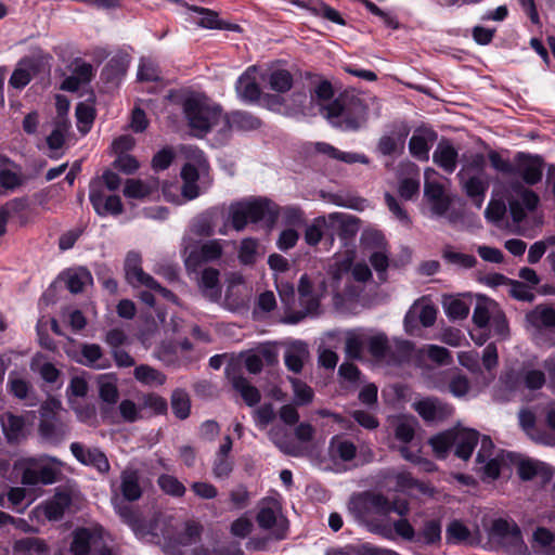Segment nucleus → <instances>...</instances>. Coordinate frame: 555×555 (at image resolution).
<instances>
[{"mask_svg": "<svg viewBox=\"0 0 555 555\" xmlns=\"http://www.w3.org/2000/svg\"><path fill=\"white\" fill-rule=\"evenodd\" d=\"M366 348L373 358L377 360L393 358L398 361L405 358L412 351V344L406 340L395 339L390 341L386 334H366Z\"/></svg>", "mask_w": 555, "mask_h": 555, "instance_id": "nucleus-12", "label": "nucleus"}, {"mask_svg": "<svg viewBox=\"0 0 555 555\" xmlns=\"http://www.w3.org/2000/svg\"><path fill=\"white\" fill-rule=\"evenodd\" d=\"M519 425L527 436L535 443L555 447V434H547L545 429L535 427V415L528 409L520 410L518 413Z\"/></svg>", "mask_w": 555, "mask_h": 555, "instance_id": "nucleus-18", "label": "nucleus"}, {"mask_svg": "<svg viewBox=\"0 0 555 555\" xmlns=\"http://www.w3.org/2000/svg\"><path fill=\"white\" fill-rule=\"evenodd\" d=\"M99 385V397L101 400L109 406L101 408V415L104 420H107L109 423H116L114 420V411L112 405H114L119 398V391L117 387L116 379L111 375H101L98 379Z\"/></svg>", "mask_w": 555, "mask_h": 555, "instance_id": "nucleus-17", "label": "nucleus"}, {"mask_svg": "<svg viewBox=\"0 0 555 555\" xmlns=\"http://www.w3.org/2000/svg\"><path fill=\"white\" fill-rule=\"evenodd\" d=\"M518 170L528 184H535L542 178V162L539 157L517 155Z\"/></svg>", "mask_w": 555, "mask_h": 555, "instance_id": "nucleus-26", "label": "nucleus"}, {"mask_svg": "<svg viewBox=\"0 0 555 555\" xmlns=\"http://www.w3.org/2000/svg\"><path fill=\"white\" fill-rule=\"evenodd\" d=\"M442 257L448 263L463 269H470L477 263V259L473 255L455 251L451 247L443 249Z\"/></svg>", "mask_w": 555, "mask_h": 555, "instance_id": "nucleus-59", "label": "nucleus"}, {"mask_svg": "<svg viewBox=\"0 0 555 555\" xmlns=\"http://www.w3.org/2000/svg\"><path fill=\"white\" fill-rule=\"evenodd\" d=\"M437 317V310L433 305L429 304H414L408 311L404 323L408 326L411 321L418 318L423 326L429 327L434 325Z\"/></svg>", "mask_w": 555, "mask_h": 555, "instance_id": "nucleus-36", "label": "nucleus"}, {"mask_svg": "<svg viewBox=\"0 0 555 555\" xmlns=\"http://www.w3.org/2000/svg\"><path fill=\"white\" fill-rule=\"evenodd\" d=\"M291 2L312 12L314 15H320L338 25H345V21L341 18L339 12L320 0H291Z\"/></svg>", "mask_w": 555, "mask_h": 555, "instance_id": "nucleus-27", "label": "nucleus"}, {"mask_svg": "<svg viewBox=\"0 0 555 555\" xmlns=\"http://www.w3.org/2000/svg\"><path fill=\"white\" fill-rule=\"evenodd\" d=\"M520 189H521V193H520L521 202H519L517 199H513V201H509V203H508V207H509V211H511L513 221L516 223L521 222L526 216L522 205H525L527 209L533 210V209H535V207L539 203V197L534 192H532L530 190H525L522 188H520Z\"/></svg>", "mask_w": 555, "mask_h": 555, "instance_id": "nucleus-30", "label": "nucleus"}, {"mask_svg": "<svg viewBox=\"0 0 555 555\" xmlns=\"http://www.w3.org/2000/svg\"><path fill=\"white\" fill-rule=\"evenodd\" d=\"M172 537V546L168 550H176L178 547H198L197 543L201 540L202 526L191 519H182L179 517V526L175 530Z\"/></svg>", "mask_w": 555, "mask_h": 555, "instance_id": "nucleus-16", "label": "nucleus"}, {"mask_svg": "<svg viewBox=\"0 0 555 555\" xmlns=\"http://www.w3.org/2000/svg\"><path fill=\"white\" fill-rule=\"evenodd\" d=\"M0 421L3 431L9 439L16 438L24 427V418L11 412L3 413Z\"/></svg>", "mask_w": 555, "mask_h": 555, "instance_id": "nucleus-60", "label": "nucleus"}, {"mask_svg": "<svg viewBox=\"0 0 555 555\" xmlns=\"http://www.w3.org/2000/svg\"><path fill=\"white\" fill-rule=\"evenodd\" d=\"M13 555H47L46 543L34 537L16 540L13 544Z\"/></svg>", "mask_w": 555, "mask_h": 555, "instance_id": "nucleus-39", "label": "nucleus"}, {"mask_svg": "<svg viewBox=\"0 0 555 555\" xmlns=\"http://www.w3.org/2000/svg\"><path fill=\"white\" fill-rule=\"evenodd\" d=\"M257 67L250 66L245 73L238 78L236 82V91L238 95L248 102H255L260 100L261 90L257 82Z\"/></svg>", "mask_w": 555, "mask_h": 555, "instance_id": "nucleus-23", "label": "nucleus"}, {"mask_svg": "<svg viewBox=\"0 0 555 555\" xmlns=\"http://www.w3.org/2000/svg\"><path fill=\"white\" fill-rule=\"evenodd\" d=\"M141 255L135 251L128 253L125 260V272L128 282L134 286H145L150 291L158 293L167 300L177 301V297L169 289L163 287L154 278L145 273L141 267Z\"/></svg>", "mask_w": 555, "mask_h": 555, "instance_id": "nucleus-11", "label": "nucleus"}, {"mask_svg": "<svg viewBox=\"0 0 555 555\" xmlns=\"http://www.w3.org/2000/svg\"><path fill=\"white\" fill-rule=\"evenodd\" d=\"M134 377L142 384L160 386L166 382V376L154 367L142 364L134 369Z\"/></svg>", "mask_w": 555, "mask_h": 555, "instance_id": "nucleus-53", "label": "nucleus"}, {"mask_svg": "<svg viewBox=\"0 0 555 555\" xmlns=\"http://www.w3.org/2000/svg\"><path fill=\"white\" fill-rule=\"evenodd\" d=\"M417 540L428 545L438 544L441 540V522L436 519L426 520Z\"/></svg>", "mask_w": 555, "mask_h": 555, "instance_id": "nucleus-55", "label": "nucleus"}, {"mask_svg": "<svg viewBox=\"0 0 555 555\" xmlns=\"http://www.w3.org/2000/svg\"><path fill=\"white\" fill-rule=\"evenodd\" d=\"M414 405L416 412L428 422L442 421L452 413L451 406L436 398H426Z\"/></svg>", "mask_w": 555, "mask_h": 555, "instance_id": "nucleus-21", "label": "nucleus"}, {"mask_svg": "<svg viewBox=\"0 0 555 555\" xmlns=\"http://www.w3.org/2000/svg\"><path fill=\"white\" fill-rule=\"evenodd\" d=\"M527 321L537 328L555 327V309L545 306H538L527 314Z\"/></svg>", "mask_w": 555, "mask_h": 555, "instance_id": "nucleus-40", "label": "nucleus"}, {"mask_svg": "<svg viewBox=\"0 0 555 555\" xmlns=\"http://www.w3.org/2000/svg\"><path fill=\"white\" fill-rule=\"evenodd\" d=\"M532 547L545 555H555V535L547 529L540 527L532 535Z\"/></svg>", "mask_w": 555, "mask_h": 555, "instance_id": "nucleus-45", "label": "nucleus"}, {"mask_svg": "<svg viewBox=\"0 0 555 555\" xmlns=\"http://www.w3.org/2000/svg\"><path fill=\"white\" fill-rule=\"evenodd\" d=\"M227 374L231 379L232 387L240 392L247 405L253 406L260 401L261 396L259 390L255 386L250 385L245 377L241 375H234L231 377L229 371H227Z\"/></svg>", "mask_w": 555, "mask_h": 555, "instance_id": "nucleus-35", "label": "nucleus"}, {"mask_svg": "<svg viewBox=\"0 0 555 555\" xmlns=\"http://www.w3.org/2000/svg\"><path fill=\"white\" fill-rule=\"evenodd\" d=\"M270 88L280 93L287 92L293 87V76L286 69H275L268 77Z\"/></svg>", "mask_w": 555, "mask_h": 555, "instance_id": "nucleus-56", "label": "nucleus"}, {"mask_svg": "<svg viewBox=\"0 0 555 555\" xmlns=\"http://www.w3.org/2000/svg\"><path fill=\"white\" fill-rule=\"evenodd\" d=\"M39 431L43 438L57 442L68 434L69 428L65 423L57 420H41Z\"/></svg>", "mask_w": 555, "mask_h": 555, "instance_id": "nucleus-41", "label": "nucleus"}, {"mask_svg": "<svg viewBox=\"0 0 555 555\" xmlns=\"http://www.w3.org/2000/svg\"><path fill=\"white\" fill-rule=\"evenodd\" d=\"M193 555H243V550L236 542H231L228 545L202 543L194 548Z\"/></svg>", "mask_w": 555, "mask_h": 555, "instance_id": "nucleus-47", "label": "nucleus"}, {"mask_svg": "<svg viewBox=\"0 0 555 555\" xmlns=\"http://www.w3.org/2000/svg\"><path fill=\"white\" fill-rule=\"evenodd\" d=\"M70 451L79 463L92 466L101 474H107L111 469L106 455L99 448L86 447L80 442H73L70 444Z\"/></svg>", "mask_w": 555, "mask_h": 555, "instance_id": "nucleus-15", "label": "nucleus"}, {"mask_svg": "<svg viewBox=\"0 0 555 555\" xmlns=\"http://www.w3.org/2000/svg\"><path fill=\"white\" fill-rule=\"evenodd\" d=\"M140 404L142 406V413L145 415V417H151L167 412L166 400L156 393H147L142 396L140 399Z\"/></svg>", "mask_w": 555, "mask_h": 555, "instance_id": "nucleus-50", "label": "nucleus"}, {"mask_svg": "<svg viewBox=\"0 0 555 555\" xmlns=\"http://www.w3.org/2000/svg\"><path fill=\"white\" fill-rule=\"evenodd\" d=\"M91 283L92 275L88 270L83 268L67 272L66 284L68 289L74 294L80 293L86 285Z\"/></svg>", "mask_w": 555, "mask_h": 555, "instance_id": "nucleus-54", "label": "nucleus"}, {"mask_svg": "<svg viewBox=\"0 0 555 555\" xmlns=\"http://www.w3.org/2000/svg\"><path fill=\"white\" fill-rule=\"evenodd\" d=\"M371 109L379 114L380 105L375 96L344 92L323 107V117L343 131H357L367 121Z\"/></svg>", "mask_w": 555, "mask_h": 555, "instance_id": "nucleus-2", "label": "nucleus"}, {"mask_svg": "<svg viewBox=\"0 0 555 555\" xmlns=\"http://www.w3.org/2000/svg\"><path fill=\"white\" fill-rule=\"evenodd\" d=\"M219 275V270L208 267L202 271L198 279L197 285L202 295L210 301H217L221 296Z\"/></svg>", "mask_w": 555, "mask_h": 555, "instance_id": "nucleus-24", "label": "nucleus"}, {"mask_svg": "<svg viewBox=\"0 0 555 555\" xmlns=\"http://www.w3.org/2000/svg\"><path fill=\"white\" fill-rule=\"evenodd\" d=\"M116 514L127 524L134 534L146 542L172 546V537L179 526V517L170 513H156L151 519H145L139 511L122 503L118 495L113 498Z\"/></svg>", "mask_w": 555, "mask_h": 555, "instance_id": "nucleus-1", "label": "nucleus"}, {"mask_svg": "<svg viewBox=\"0 0 555 555\" xmlns=\"http://www.w3.org/2000/svg\"><path fill=\"white\" fill-rule=\"evenodd\" d=\"M356 446L351 441L340 437H334L330 443V454L333 459L348 462L356 456Z\"/></svg>", "mask_w": 555, "mask_h": 555, "instance_id": "nucleus-49", "label": "nucleus"}, {"mask_svg": "<svg viewBox=\"0 0 555 555\" xmlns=\"http://www.w3.org/2000/svg\"><path fill=\"white\" fill-rule=\"evenodd\" d=\"M353 258L350 255L335 257L327 266V276L332 293L337 298H358L363 287L356 285L347 275L351 269Z\"/></svg>", "mask_w": 555, "mask_h": 555, "instance_id": "nucleus-5", "label": "nucleus"}, {"mask_svg": "<svg viewBox=\"0 0 555 555\" xmlns=\"http://www.w3.org/2000/svg\"><path fill=\"white\" fill-rule=\"evenodd\" d=\"M223 255V245L220 240H210L198 243L191 236L183 238L182 256L188 271L195 272L202 264L214 262Z\"/></svg>", "mask_w": 555, "mask_h": 555, "instance_id": "nucleus-7", "label": "nucleus"}, {"mask_svg": "<svg viewBox=\"0 0 555 555\" xmlns=\"http://www.w3.org/2000/svg\"><path fill=\"white\" fill-rule=\"evenodd\" d=\"M366 347V334L359 331H350L345 338V352L350 359H361Z\"/></svg>", "mask_w": 555, "mask_h": 555, "instance_id": "nucleus-42", "label": "nucleus"}, {"mask_svg": "<svg viewBox=\"0 0 555 555\" xmlns=\"http://www.w3.org/2000/svg\"><path fill=\"white\" fill-rule=\"evenodd\" d=\"M171 409L178 418L185 420L191 409L189 395L181 389L175 390L171 396Z\"/></svg>", "mask_w": 555, "mask_h": 555, "instance_id": "nucleus-58", "label": "nucleus"}, {"mask_svg": "<svg viewBox=\"0 0 555 555\" xmlns=\"http://www.w3.org/2000/svg\"><path fill=\"white\" fill-rule=\"evenodd\" d=\"M408 131L391 132L383 135L377 144L378 151L383 155H392L403 150Z\"/></svg>", "mask_w": 555, "mask_h": 555, "instance_id": "nucleus-44", "label": "nucleus"}, {"mask_svg": "<svg viewBox=\"0 0 555 555\" xmlns=\"http://www.w3.org/2000/svg\"><path fill=\"white\" fill-rule=\"evenodd\" d=\"M281 515V507L276 500L266 499L259 504V512L257 514V522L263 529H271L278 522Z\"/></svg>", "mask_w": 555, "mask_h": 555, "instance_id": "nucleus-31", "label": "nucleus"}, {"mask_svg": "<svg viewBox=\"0 0 555 555\" xmlns=\"http://www.w3.org/2000/svg\"><path fill=\"white\" fill-rule=\"evenodd\" d=\"M431 133L427 131H415L409 142V149L412 155L420 159L428 158L429 141Z\"/></svg>", "mask_w": 555, "mask_h": 555, "instance_id": "nucleus-51", "label": "nucleus"}, {"mask_svg": "<svg viewBox=\"0 0 555 555\" xmlns=\"http://www.w3.org/2000/svg\"><path fill=\"white\" fill-rule=\"evenodd\" d=\"M289 382L293 387L295 403L297 405H305L312 401L313 399V390L306 383L301 382L297 378H289Z\"/></svg>", "mask_w": 555, "mask_h": 555, "instance_id": "nucleus-64", "label": "nucleus"}, {"mask_svg": "<svg viewBox=\"0 0 555 555\" xmlns=\"http://www.w3.org/2000/svg\"><path fill=\"white\" fill-rule=\"evenodd\" d=\"M392 509V504L382 494L361 493L350 499L348 511L361 522L365 524L370 530L378 532L384 537H389V530L380 527L376 522L377 516H386Z\"/></svg>", "mask_w": 555, "mask_h": 555, "instance_id": "nucleus-4", "label": "nucleus"}, {"mask_svg": "<svg viewBox=\"0 0 555 555\" xmlns=\"http://www.w3.org/2000/svg\"><path fill=\"white\" fill-rule=\"evenodd\" d=\"M113 495H118L119 500L124 503L121 498L128 502L138 501L142 496V488L140 485V474L134 468H126L120 473V482L117 489H115V482L111 485ZM125 504H127L125 502Z\"/></svg>", "mask_w": 555, "mask_h": 555, "instance_id": "nucleus-14", "label": "nucleus"}, {"mask_svg": "<svg viewBox=\"0 0 555 555\" xmlns=\"http://www.w3.org/2000/svg\"><path fill=\"white\" fill-rule=\"evenodd\" d=\"M158 189L157 179L143 181L140 179H128L125 183L124 194L129 198H144Z\"/></svg>", "mask_w": 555, "mask_h": 555, "instance_id": "nucleus-34", "label": "nucleus"}, {"mask_svg": "<svg viewBox=\"0 0 555 555\" xmlns=\"http://www.w3.org/2000/svg\"><path fill=\"white\" fill-rule=\"evenodd\" d=\"M70 122L66 116H56L53 120V129L47 137V144L50 150L49 156L54 158L59 156V150L63 147L69 134Z\"/></svg>", "mask_w": 555, "mask_h": 555, "instance_id": "nucleus-22", "label": "nucleus"}, {"mask_svg": "<svg viewBox=\"0 0 555 555\" xmlns=\"http://www.w3.org/2000/svg\"><path fill=\"white\" fill-rule=\"evenodd\" d=\"M499 311L496 304L487 298H480L473 312V321L478 327H486L493 315Z\"/></svg>", "mask_w": 555, "mask_h": 555, "instance_id": "nucleus-43", "label": "nucleus"}, {"mask_svg": "<svg viewBox=\"0 0 555 555\" xmlns=\"http://www.w3.org/2000/svg\"><path fill=\"white\" fill-rule=\"evenodd\" d=\"M232 227L236 231L245 229L248 222H258L263 219L273 220L276 215V206L268 199L241 202L230 206Z\"/></svg>", "mask_w": 555, "mask_h": 555, "instance_id": "nucleus-6", "label": "nucleus"}, {"mask_svg": "<svg viewBox=\"0 0 555 555\" xmlns=\"http://www.w3.org/2000/svg\"><path fill=\"white\" fill-rule=\"evenodd\" d=\"M315 150L319 153L325 154L331 158L339 159V160L348 163V164H353V163L367 164V162H369L366 156H364V155L340 152L336 147H334L327 143H323V142L317 143Z\"/></svg>", "mask_w": 555, "mask_h": 555, "instance_id": "nucleus-46", "label": "nucleus"}, {"mask_svg": "<svg viewBox=\"0 0 555 555\" xmlns=\"http://www.w3.org/2000/svg\"><path fill=\"white\" fill-rule=\"evenodd\" d=\"M470 531L460 520H452L446 530V539L448 543H462L468 540Z\"/></svg>", "mask_w": 555, "mask_h": 555, "instance_id": "nucleus-63", "label": "nucleus"}, {"mask_svg": "<svg viewBox=\"0 0 555 555\" xmlns=\"http://www.w3.org/2000/svg\"><path fill=\"white\" fill-rule=\"evenodd\" d=\"M270 440L285 454L299 456L301 449L289 438V434L282 426H273L269 433Z\"/></svg>", "mask_w": 555, "mask_h": 555, "instance_id": "nucleus-33", "label": "nucleus"}, {"mask_svg": "<svg viewBox=\"0 0 555 555\" xmlns=\"http://www.w3.org/2000/svg\"><path fill=\"white\" fill-rule=\"evenodd\" d=\"M479 440V433L456 426L430 438L429 443L437 457L444 459L453 450L456 457L467 461Z\"/></svg>", "mask_w": 555, "mask_h": 555, "instance_id": "nucleus-3", "label": "nucleus"}, {"mask_svg": "<svg viewBox=\"0 0 555 555\" xmlns=\"http://www.w3.org/2000/svg\"><path fill=\"white\" fill-rule=\"evenodd\" d=\"M159 488L169 495L182 496L185 493V487L175 476L163 474L158 477Z\"/></svg>", "mask_w": 555, "mask_h": 555, "instance_id": "nucleus-62", "label": "nucleus"}, {"mask_svg": "<svg viewBox=\"0 0 555 555\" xmlns=\"http://www.w3.org/2000/svg\"><path fill=\"white\" fill-rule=\"evenodd\" d=\"M118 412L122 421L127 423H134L145 418V415L142 413L140 401L135 403L130 399H124L118 405Z\"/></svg>", "mask_w": 555, "mask_h": 555, "instance_id": "nucleus-57", "label": "nucleus"}, {"mask_svg": "<svg viewBox=\"0 0 555 555\" xmlns=\"http://www.w3.org/2000/svg\"><path fill=\"white\" fill-rule=\"evenodd\" d=\"M261 121L256 116L246 112H235L230 117L224 116V127L237 129L242 131H249L259 128Z\"/></svg>", "mask_w": 555, "mask_h": 555, "instance_id": "nucleus-37", "label": "nucleus"}, {"mask_svg": "<svg viewBox=\"0 0 555 555\" xmlns=\"http://www.w3.org/2000/svg\"><path fill=\"white\" fill-rule=\"evenodd\" d=\"M198 177V169L193 164L188 163L183 166L181 170L182 194L186 199H194L199 195Z\"/></svg>", "mask_w": 555, "mask_h": 555, "instance_id": "nucleus-38", "label": "nucleus"}, {"mask_svg": "<svg viewBox=\"0 0 555 555\" xmlns=\"http://www.w3.org/2000/svg\"><path fill=\"white\" fill-rule=\"evenodd\" d=\"M327 220L332 233L343 237L353 236L359 230L358 219L347 214L333 212L327 215Z\"/></svg>", "mask_w": 555, "mask_h": 555, "instance_id": "nucleus-25", "label": "nucleus"}, {"mask_svg": "<svg viewBox=\"0 0 555 555\" xmlns=\"http://www.w3.org/2000/svg\"><path fill=\"white\" fill-rule=\"evenodd\" d=\"M68 555H112L101 531L92 528H76L72 532Z\"/></svg>", "mask_w": 555, "mask_h": 555, "instance_id": "nucleus-10", "label": "nucleus"}, {"mask_svg": "<svg viewBox=\"0 0 555 555\" xmlns=\"http://www.w3.org/2000/svg\"><path fill=\"white\" fill-rule=\"evenodd\" d=\"M15 468L22 473V483L27 486L51 485L59 474L57 468L43 456L20 459Z\"/></svg>", "mask_w": 555, "mask_h": 555, "instance_id": "nucleus-9", "label": "nucleus"}, {"mask_svg": "<svg viewBox=\"0 0 555 555\" xmlns=\"http://www.w3.org/2000/svg\"><path fill=\"white\" fill-rule=\"evenodd\" d=\"M184 113L190 127L202 134L220 122L224 126V116L218 106L209 105L205 101L191 98L184 103Z\"/></svg>", "mask_w": 555, "mask_h": 555, "instance_id": "nucleus-8", "label": "nucleus"}, {"mask_svg": "<svg viewBox=\"0 0 555 555\" xmlns=\"http://www.w3.org/2000/svg\"><path fill=\"white\" fill-rule=\"evenodd\" d=\"M298 294L300 305L307 308V312H317L320 305L319 297L312 293L311 282L306 274L299 280Z\"/></svg>", "mask_w": 555, "mask_h": 555, "instance_id": "nucleus-48", "label": "nucleus"}, {"mask_svg": "<svg viewBox=\"0 0 555 555\" xmlns=\"http://www.w3.org/2000/svg\"><path fill=\"white\" fill-rule=\"evenodd\" d=\"M259 255V244L254 238H244L238 249V259L243 264H253Z\"/></svg>", "mask_w": 555, "mask_h": 555, "instance_id": "nucleus-61", "label": "nucleus"}, {"mask_svg": "<svg viewBox=\"0 0 555 555\" xmlns=\"http://www.w3.org/2000/svg\"><path fill=\"white\" fill-rule=\"evenodd\" d=\"M492 531L496 535L509 538L512 542L515 544L514 553H525L526 546L524 545L520 530L516 524L500 518L493 521Z\"/></svg>", "mask_w": 555, "mask_h": 555, "instance_id": "nucleus-29", "label": "nucleus"}, {"mask_svg": "<svg viewBox=\"0 0 555 555\" xmlns=\"http://www.w3.org/2000/svg\"><path fill=\"white\" fill-rule=\"evenodd\" d=\"M457 176L466 195L472 198L477 208H481L488 189L487 180L480 175H470L466 170H461Z\"/></svg>", "mask_w": 555, "mask_h": 555, "instance_id": "nucleus-19", "label": "nucleus"}, {"mask_svg": "<svg viewBox=\"0 0 555 555\" xmlns=\"http://www.w3.org/2000/svg\"><path fill=\"white\" fill-rule=\"evenodd\" d=\"M310 352L308 345L301 340H294L286 344L284 353V363L288 371L299 374L304 364L309 360Z\"/></svg>", "mask_w": 555, "mask_h": 555, "instance_id": "nucleus-20", "label": "nucleus"}, {"mask_svg": "<svg viewBox=\"0 0 555 555\" xmlns=\"http://www.w3.org/2000/svg\"><path fill=\"white\" fill-rule=\"evenodd\" d=\"M424 197L434 215L442 217L449 211L452 198L447 193L444 183L439 181L434 169L425 171Z\"/></svg>", "mask_w": 555, "mask_h": 555, "instance_id": "nucleus-13", "label": "nucleus"}, {"mask_svg": "<svg viewBox=\"0 0 555 555\" xmlns=\"http://www.w3.org/2000/svg\"><path fill=\"white\" fill-rule=\"evenodd\" d=\"M72 503L70 495L66 492H57L42 506L44 517L51 521L60 520Z\"/></svg>", "mask_w": 555, "mask_h": 555, "instance_id": "nucleus-28", "label": "nucleus"}, {"mask_svg": "<svg viewBox=\"0 0 555 555\" xmlns=\"http://www.w3.org/2000/svg\"><path fill=\"white\" fill-rule=\"evenodd\" d=\"M433 159L447 172H453L456 167L457 152L449 142L441 141L433 154Z\"/></svg>", "mask_w": 555, "mask_h": 555, "instance_id": "nucleus-32", "label": "nucleus"}, {"mask_svg": "<svg viewBox=\"0 0 555 555\" xmlns=\"http://www.w3.org/2000/svg\"><path fill=\"white\" fill-rule=\"evenodd\" d=\"M517 474L522 480H531L542 468V463L521 455H513Z\"/></svg>", "mask_w": 555, "mask_h": 555, "instance_id": "nucleus-52", "label": "nucleus"}]
</instances>
